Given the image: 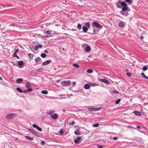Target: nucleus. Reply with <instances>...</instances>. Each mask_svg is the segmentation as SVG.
I'll list each match as a JSON object with an SVG mask.
<instances>
[{"mask_svg":"<svg viewBox=\"0 0 148 148\" xmlns=\"http://www.w3.org/2000/svg\"><path fill=\"white\" fill-rule=\"evenodd\" d=\"M18 49H16L15 51L14 52V53L13 54V56H15L16 55V54L18 52Z\"/></svg>","mask_w":148,"mask_h":148,"instance_id":"nucleus-33","label":"nucleus"},{"mask_svg":"<svg viewBox=\"0 0 148 148\" xmlns=\"http://www.w3.org/2000/svg\"><path fill=\"white\" fill-rule=\"evenodd\" d=\"M62 84H64L66 86H69L71 85V82L70 81H63L62 82Z\"/></svg>","mask_w":148,"mask_h":148,"instance_id":"nucleus-6","label":"nucleus"},{"mask_svg":"<svg viewBox=\"0 0 148 148\" xmlns=\"http://www.w3.org/2000/svg\"><path fill=\"white\" fill-rule=\"evenodd\" d=\"M51 116L55 120L56 119L58 118V115L56 113L51 114Z\"/></svg>","mask_w":148,"mask_h":148,"instance_id":"nucleus-15","label":"nucleus"},{"mask_svg":"<svg viewBox=\"0 0 148 148\" xmlns=\"http://www.w3.org/2000/svg\"><path fill=\"white\" fill-rule=\"evenodd\" d=\"M10 26H15V25H14V24H12L11 25H10Z\"/></svg>","mask_w":148,"mask_h":148,"instance_id":"nucleus-56","label":"nucleus"},{"mask_svg":"<svg viewBox=\"0 0 148 148\" xmlns=\"http://www.w3.org/2000/svg\"><path fill=\"white\" fill-rule=\"evenodd\" d=\"M99 31V30H95V29L93 30V32L92 34H96Z\"/></svg>","mask_w":148,"mask_h":148,"instance_id":"nucleus-36","label":"nucleus"},{"mask_svg":"<svg viewBox=\"0 0 148 148\" xmlns=\"http://www.w3.org/2000/svg\"><path fill=\"white\" fill-rule=\"evenodd\" d=\"M104 83H105L106 84H110V82L108 81V80L105 79L104 81Z\"/></svg>","mask_w":148,"mask_h":148,"instance_id":"nucleus-35","label":"nucleus"},{"mask_svg":"<svg viewBox=\"0 0 148 148\" xmlns=\"http://www.w3.org/2000/svg\"><path fill=\"white\" fill-rule=\"evenodd\" d=\"M60 133L61 134H63L64 133V131L63 129H61L60 131Z\"/></svg>","mask_w":148,"mask_h":148,"instance_id":"nucleus-41","label":"nucleus"},{"mask_svg":"<svg viewBox=\"0 0 148 148\" xmlns=\"http://www.w3.org/2000/svg\"><path fill=\"white\" fill-rule=\"evenodd\" d=\"M127 3L123 1V2L121 3V6L123 7L122 8V10L121 11H129L130 10V9L129 8L127 7Z\"/></svg>","mask_w":148,"mask_h":148,"instance_id":"nucleus-1","label":"nucleus"},{"mask_svg":"<svg viewBox=\"0 0 148 148\" xmlns=\"http://www.w3.org/2000/svg\"><path fill=\"white\" fill-rule=\"evenodd\" d=\"M32 126L33 127L36 128L37 130L40 131H42V130L41 128L39 127L38 125L35 124H34L32 125Z\"/></svg>","mask_w":148,"mask_h":148,"instance_id":"nucleus-9","label":"nucleus"},{"mask_svg":"<svg viewBox=\"0 0 148 148\" xmlns=\"http://www.w3.org/2000/svg\"><path fill=\"white\" fill-rule=\"evenodd\" d=\"M16 90L18 92H19L20 93H22L23 92V90L19 88H18V87L17 88Z\"/></svg>","mask_w":148,"mask_h":148,"instance_id":"nucleus-31","label":"nucleus"},{"mask_svg":"<svg viewBox=\"0 0 148 148\" xmlns=\"http://www.w3.org/2000/svg\"><path fill=\"white\" fill-rule=\"evenodd\" d=\"M35 61L36 63H41L40 62L41 60L40 57H38L35 58Z\"/></svg>","mask_w":148,"mask_h":148,"instance_id":"nucleus-13","label":"nucleus"},{"mask_svg":"<svg viewBox=\"0 0 148 148\" xmlns=\"http://www.w3.org/2000/svg\"><path fill=\"white\" fill-rule=\"evenodd\" d=\"M93 71L92 69H89L87 70L86 72L88 73H92L93 72Z\"/></svg>","mask_w":148,"mask_h":148,"instance_id":"nucleus-32","label":"nucleus"},{"mask_svg":"<svg viewBox=\"0 0 148 148\" xmlns=\"http://www.w3.org/2000/svg\"><path fill=\"white\" fill-rule=\"evenodd\" d=\"M112 92L116 94L118 93L119 92L116 90H113Z\"/></svg>","mask_w":148,"mask_h":148,"instance_id":"nucleus-47","label":"nucleus"},{"mask_svg":"<svg viewBox=\"0 0 148 148\" xmlns=\"http://www.w3.org/2000/svg\"><path fill=\"white\" fill-rule=\"evenodd\" d=\"M121 100L120 99H118L117 100H116V102H115V103L116 104H119V102H120V101H121Z\"/></svg>","mask_w":148,"mask_h":148,"instance_id":"nucleus-42","label":"nucleus"},{"mask_svg":"<svg viewBox=\"0 0 148 148\" xmlns=\"http://www.w3.org/2000/svg\"><path fill=\"white\" fill-rule=\"evenodd\" d=\"M88 109L90 111H97L100 110L101 109V107L95 108L90 107L88 108Z\"/></svg>","mask_w":148,"mask_h":148,"instance_id":"nucleus-4","label":"nucleus"},{"mask_svg":"<svg viewBox=\"0 0 148 148\" xmlns=\"http://www.w3.org/2000/svg\"><path fill=\"white\" fill-rule=\"evenodd\" d=\"M90 83H88L85 84L84 86V88L86 89H88L90 87Z\"/></svg>","mask_w":148,"mask_h":148,"instance_id":"nucleus-14","label":"nucleus"},{"mask_svg":"<svg viewBox=\"0 0 148 148\" xmlns=\"http://www.w3.org/2000/svg\"><path fill=\"white\" fill-rule=\"evenodd\" d=\"M118 139V138L117 137H114L113 138V139L114 140H117Z\"/></svg>","mask_w":148,"mask_h":148,"instance_id":"nucleus-54","label":"nucleus"},{"mask_svg":"<svg viewBox=\"0 0 148 148\" xmlns=\"http://www.w3.org/2000/svg\"><path fill=\"white\" fill-rule=\"evenodd\" d=\"M126 75L127 76L130 77L131 76V74L129 72H127L126 73Z\"/></svg>","mask_w":148,"mask_h":148,"instance_id":"nucleus-46","label":"nucleus"},{"mask_svg":"<svg viewBox=\"0 0 148 148\" xmlns=\"http://www.w3.org/2000/svg\"><path fill=\"white\" fill-rule=\"evenodd\" d=\"M147 67H148V65H147Z\"/></svg>","mask_w":148,"mask_h":148,"instance_id":"nucleus-64","label":"nucleus"},{"mask_svg":"<svg viewBox=\"0 0 148 148\" xmlns=\"http://www.w3.org/2000/svg\"><path fill=\"white\" fill-rule=\"evenodd\" d=\"M73 66L76 68H78L79 67V65L76 63H74L73 64Z\"/></svg>","mask_w":148,"mask_h":148,"instance_id":"nucleus-28","label":"nucleus"},{"mask_svg":"<svg viewBox=\"0 0 148 148\" xmlns=\"http://www.w3.org/2000/svg\"><path fill=\"white\" fill-rule=\"evenodd\" d=\"M68 123L70 125H73L75 124V123L74 121H73L72 122H69Z\"/></svg>","mask_w":148,"mask_h":148,"instance_id":"nucleus-38","label":"nucleus"},{"mask_svg":"<svg viewBox=\"0 0 148 148\" xmlns=\"http://www.w3.org/2000/svg\"><path fill=\"white\" fill-rule=\"evenodd\" d=\"M41 145H44L45 144V142L44 141L42 140L41 142Z\"/></svg>","mask_w":148,"mask_h":148,"instance_id":"nucleus-48","label":"nucleus"},{"mask_svg":"<svg viewBox=\"0 0 148 148\" xmlns=\"http://www.w3.org/2000/svg\"><path fill=\"white\" fill-rule=\"evenodd\" d=\"M97 147L98 148H103V146L102 145L98 146Z\"/></svg>","mask_w":148,"mask_h":148,"instance_id":"nucleus-52","label":"nucleus"},{"mask_svg":"<svg viewBox=\"0 0 148 148\" xmlns=\"http://www.w3.org/2000/svg\"><path fill=\"white\" fill-rule=\"evenodd\" d=\"M125 25V23L123 22H119L118 24V26L120 27H124Z\"/></svg>","mask_w":148,"mask_h":148,"instance_id":"nucleus-12","label":"nucleus"},{"mask_svg":"<svg viewBox=\"0 0 148 148\" xmlns=\"http://www.w3.org/2000/svg\"><path fill=\"white\" fill-rule=\"evenodd\" d=\"M81 137L80 136H77L76 138L74 139V143L76 144L78 143L79 141L81 140Z\"/></svg>","mask_w":148,"mask_h":148,"instance_id":"nucleus-7","label":"nucleus"},{"mask_svg":"<svg viewBox=\"0 0 148 148\" xmlns=\"http://www.w3.org/2000/svg\"><path fill=\"white\" fill-rule=\"evenodd\" d=\"M23 79L21 78H18L16 80V82L17 84H20L22 83L23 82Z\"/></svg>","mask_w":148,"mask_h":148,"instance_id":"nucleus-18","label":"nucleus"},{"mask_svg":"<svg viewBox=\"0 0 148 148\" xmlns=\"http://www.w3.org/2000/svg\"><path fill=\"white\" fill-rule=\"evenodd\" d=\"M13 57H16L18 58H19V57L18 56H17V55H16L15 56H14Z\"/></svg>","mask_w":148,"mask_h":148,"instance_id":"nucleus-58","label":"nucleus"},{"mask_svg":"<svg viewBox=\"0 0 148 148\" xmlns=\"http://www.w3.org/2000/svg\"><path fill=\"white\" fill-rule=\"evenodd\" d=\"M44 52L45 53H48V51L47 50H45L44 51Z\"/></svg>","mask_w":148,"mask_h":148,"instance_id":"nucleus-57","label":"nucleus"},{"mask_svg":"<svg viewBox=\"0 0 148 148\" xmlns=\"http://www.w3.org/2000/svg\"><path fill=\"white\" fill-rule=\"evenodd\" d=\"M42 45L40 44H39L38 45H37L36 46H35L34 49H35V51H36L38 50V49L39 48H42Z\"/></svg>","mask_w":148,"mask_h":148,"instance_id":"nucleus-8","label":"nucleus"},{"mask_svg":"<svg viewBox=\"0 0 148 148\" xmlns=\"http://www.w3.org/2000/svg\"><path fill=\"white\" fill-rule=\"evenodd\" d=\"M51 60H48L43 62L42 63V65H46L48 64L51 62Z\"/></svg>","mask_w":148,"mask_h":148,"instance_id":"nucleus-10","label":"nucleus"},{"mask_svg":"<svg viewBox=\"0 0 148 148\" xmlns=\"http://www.w3.org/2000/svg\"><path fill=\"white\" fill-rule=\"evenodd\" d=\"M77 28L79 30H80L82 28L81 25L79 24H78L77 25Z\"/></svg>","mask_w":148,"mask_h":148,"instance_id":"nucleus-29","label":"nucleus"},{"mask_svg":"<svg viewBox=\"0 0 148 148\" xmlns=\"http://www.w3.org/2000/svg\"><path fill=\"white\" fill-rule=\"evenodd\" d=\"M75 134L77 135H79L80 134L79 132L77 130L75 131Z\"/></svg>","mask_w":148,"mask_h":148,"instance_id":"nucleus-40","label":"nucleus"},{"mask_svg":"<svg viewBox=\"0 0 148 148\" xmlns=\"http://www.w3.org/2000/svg\"><path fill=\"white\" fill-rule=\"evenodd\" d=\"M1 79H2L1 77H0V80H1Z\"/></svg>","mask_w":148,"mask_h":148,"instance_id":"nucleus-62","label":"nucleus"},{"mask_svg":"<svg viewBox=\"0 0 148 148\" xmlns=\"http://www.w3.org/2000/svg\"><path fill=\"white\" fill-rule=\"evenodd\" d=\"M125 1L127 2L130 5L132 3V2L131 0H125Z\"/></svg>","mask_w":148,"mask_h":148,"instance_id":"nucleus-27","label":"nucleus"},{"mask_svg":"<svg viewBox=\"0 0 148 148\" xmlns=\"http://www.w3.org/2000/svg\"><path fill=\"white\" fill-rule=\"evenodd\" d=\"M141 39H143V37H141Z\"/></svg>","mask_w":148,"mask_h":148,"instance_id":"nucleus-60","label":"nucleus"},{"mask_svg":"<svg viewBox=\"0 0 148 148\" xmlns=\"http://www.w3.org/2000/svg\"><path fill=\"white\" fill-rule=\"evenodd\" d=\"M88 28L87 27H85L84 26H83L82 27L83 30V31L84 32H87V31H88Z\"/></svg>","mask_w":148,"mask_h":148,"instance_id":"nucleus-19","label":"nucleus"},{"mask_svg":"<svg viewBox=\"0 0 148 148\" xmlns=\"http://www.w3.org/2000/svg\"><path fill=\"white\" fill-rule=\"evenodd\" d=\"M133 112L136 115L138 116L141 115V114L139 111H133Z\"/></svg>","mask_w":148,"mask_h":148,"instance_id":"nucleus-17","label":"nucleus"},{"mask_svg":"<svg viewBox=\"0 0 148 148\" xmlns=\"http://www.w3.org/2000/svg\"><path fill=\"white\" fill-rule=\"evenodd\" d=\"M128 11H120V13L124 15L125 16H127L129 14L128 12Z\"/></svg>","mask_w":148,"mask_h":148,"instance_id":"nucleus-11","label":"nucleus"},{"mask_svg":"<svg viewBox=\"0 0 148 148\" xmlns=\"http://www.w3.org/2000/svg\"><path fill=\"white\" fill-rule=\"evenodd\" d=\"M27 91L28 92H32L33 91V89L32 88L30 87L27 89Z\"/></svg>","mask_w":148,"mask_h":148,"instance_id":"nucleus-39","label":"nucleus"},{"mask_svg":"<svg viewBox=\"0 0 148 148\" xmlns=\"http://www.w3.org/2000/svg\"><path fill=\"white\" fill-rule=\"evenodd\" d=\"M123 2V1H122L120 0L118 2L116 3L117 7L119 8H121V7L119 5L120 4H121V3Z\"/></svg>","mask_w":148,"mask_h":148,"instance_id":"nucleus-16","label":"nucleus"},{"mask_svg":"<svg viewBox=\"0 0 148 148\" xmlns=\"http://www.w3.org/2000/svg\"><path fill=\"white\" fill-rule=\"evenodd\" d=\"M90 84H91L92 86H95L97 85V84L96 83Z\"/></svg>","mask_w":148,"mask_h":148,"instance_id":"nucleus-49","label":"nucleus"},{"mask_svg":"<svg viewBox=\"0 0 148 148\" xmlns=\"http://www.w3.org/2000/svg\"><path fill=\"white\" fill-rule=\"evenodd\" d=\"M25 86L27 88H28L31 87L30 84L29 82H27L25 84Z\"/></svg>","mask_w":148,"mask_h":148,"instance_id":"nucleus-20","label":"nucleus"},{"mask_svg":"<svg viewBox=\"0 0 148 148\" xmlns=\"http://www.w3.org/2000/svg\"><path fill=\"white\" fill-rule=\"evenodd\" d=\"M24 64L22 60H21L18 62V64L19 66H22Z\"/></svg>","mask_w":148,"mask_h":148,"instance_id":"nucleus-22","label":"nucleus"},{"mask_svg":"<svg viewBox=\"0 0 148 148\" xmlns=\"http://www.w3.org/2000/svg\"><path fill=\"white\" fill-rule=\"evenodd\" d=\"M91 50V48L89 46H87L85 50L86 52H88Z\"/></svg>","mask_w":148,"mask_h":148,"instance_id":"nucleus-23","label":"nucleus"},{"mask_svg":"<svg viewBox=\"0 0 148 148\" xmlns=\"http://www.w3.org/2000/svg\"><path fill=\"white\" fill-rule=\"evenodd\" d=\"M136 128L138 129H141V127L140 126H137L136 127Z\"/></svg>","mask_w":148,"mask_h":148,"instance_id":"nucleus-55","label":"nucleus"},{"mask_svg":"<svg viewBox=\"0 0 148 148\" xmlns=\"http://www.w3.org/2000/svg\"><path fill=\"white\" fill-rule=\"evenodd\" d=\"M92 25L93 28H94V27L97 28H99L100 29H101L102 28V26L96 21H93L92 23Z\"/></svg>","mask_w":148,"mask_h":148,"instance_id":"nucleus-2","label":"nucleus"},{"mask_svg":"<svg viewBox=\"0 0 148 148\" xmlns=\"http://www.w3.org/2000/svg\"><path fill=\"white\" fill-rule=\"evenodd\" d=\"M147 68L148 67L147 66H144L143 67V71H146L147 70Z\"/></svg>","mask_w":148,"mask_h":148,"instance_id":"nucleus-34","label":"nucleus"},{"mask_svg":"<svg viewBox=\"0 0 148 148\" xmlns=\"http://www.w3.org/2000/svg\"><path fill=\"white\" fill-rule=\"evenodd\" d=\"M25 137L27 139L29 140H34V138L33 137H31L29 136H25Z\"/></svg>","mask_w":148,"mask_h":148,"instance_id":"nucleus-21","label":"nucleus"},{"mask_svg":"<svg viewBox=\"0 0 148 148\" xmlns=\"http://www.w3.org/2000/svg\"><path fill=\"white\" fill-rule=\"evenodd\" d=\"M29 130L32 134L34 135L35 136L38 137H39L38 134L35 132L33 129H29Z\"/></svg>","mask_w":148,"mask_h":148,"instance_id":"nucleus-5","label":"nucleus"},{"mask_svg":"<svg viewBox=\"0 0 148 148\" xmlns=\"http://www.w3.org/2000/svg\"><path fill=\"white\" fill-rule=\"evenodd\" d=\"M141 75L143 77L145 78H146L147 76L145 75V74L143 73H141Z\"/></svg>","mask_w":148,"mask_h":148,"instance_id":"nucleus-43","label":"nucleus"},{"mask_svg":"<svg viewBox=\"0 0 148 148\" xmlns=\"http://www.w3.org/2000/svg\"><path fill=\"white\" fill-rule=\"evenodd\" d=\"M46 56V55L44 53H42L41 54V56L43 58H45Z\"/></svg>","mask_w":148,"mask_h":148,"instance_id":"nucleus-37","label":"nucleus"},{"mask_svg":"<svg viewBox=\"0 0 148 148\" xmlns=\"http://www.w3.org/2000/svg\"><path fill=\"white\" fill-rule=\"evenodd\" d=\"M85 26L89 28L90 27V24L89 23H86L84 24Z\"/></svg>","mask_w":148,"mask_h":148,"instance_id":"nucleus-25","label":"nucleus"},{"mask_svg":"<svg viewBox=\"0 0 148 148\" xmlns=\"http://www.w3.org/2000/svg\"><path fill=\"white\" fill-rule=\"evenodd\" d=\"M146 79H148V77H147V76L146 77Z\"/></svg>","mask_w":148,"mask_h":148,"instance_id":"nucleus-59","label":"nucleus"},{"mask_svg":"<svg viewBox=\"0 0 148 148\" xmlns=\"http://www.w3.org/2000/svg\"><path fill=\"white\" fill-rule=\"evenodd\" d=\"M104 80H105V79H99V80L101 82H104Z\"/></svg>","mask_w":148,"mask_h":148,"instance_id":"nucleus-51","label":"nucleus"},{"mask_svg":"<svg viewBox=\"0 0 148 148\" xmlns=\"http://www.w3.org/2000/svg\"><path fill=\"white\" fill-rule=\"evenodd\" d=\"M29 48L30 49H31L32 50V49L31 47H30Z\"/></svg>","mask_w":148,"mask_h":148,"instance_id":"nucleus-63","label":"nucleus"},{"mask_svg":"<svg viewBox=\"0 0 148 148\" xmlns=\"http://www.w3.org/2000/svg\"><path fill=\"white\" fill-rule=\"evenodd\" d=\"M52 31L47 30L46 32V33L47 34H49L52 32Z\"/></svg>","mask_w":148,"mask_h":148,"instance_id":"nucleus-45","label":"nucleus"},{"mask_svg":"<svg viewBox=\"0 0 148 148\" xmlns=\"http://www.w3.org/2000/svg\"><path fill=\"white\" fill-rule=\"evenodd\" d=\"M99 125V124L98 123H96L93 125V127H97Z\"/></svg>","mask_w":148,"mask_h":148,"instance_id":"nucleus-44","label":"nucleus"},{"mask_svg":"<svg viewBox=\"0 0 148 148\" xmlns=\"http://www.w3.org/2000/svg\"><path fill=\"white\" fill-rule=\"evenodd\" d=\"M55 112L54 110H51L47 112V113L49 114H51Z\"/></svg>","mask_w":148,"mask_h":148,"instance_id":"nucleus-26","label":"nucleus"},{"mask_svg":"<svg viewBox=\"0 0 148 148\" xmlns=\"http://www.w3.org/2000/svg\"><path fill=\"white\" fill-rule=\"evenodd\" d=\"M41 93L47 95L48 93V91L46 90H43L42 91Z\"/></svg>","mask_w":148,"mask_h":148,"instance_id":"nucleus-30","label":"nucleus"},{"mask_svg":"<svg viewBox=\"0 0 148 148\" xmlns=\"http://www.w3.org/2000/svg\"><path fill=\"white\" fill-rule=\"evenodd\" d=\"M27 92H28V91H27V89L26 90H24L23 91V92L24 93H26Z\"/></svg>","mask_w":148,"mask_h":148,"instance_id":"nucleus-53","label":"nucleus"},{"mask_svg":"<svg viewBox=\"0 0 148 148\" xmlns=\"http://www.w3.org/2000/svg\"><path fill=\"white\" fill-rule=\"evenodd\" d=\"M28 55L29 58H31V59H32L34 55L30 53H28Z\"/></svg>","mask_w":148,"mask_h":148,"instance_id":"nucleus-24","label":"nucleus"},{"mask_svg":"<svg viewBox=\"0 0 148 148\" xmlns=\"http://www.w3.org/2000/svg\"><path fill=\"white\" fill-rule=\"evenodd\" d=\"M16 116V114L14 113H10L6 115V117L7 119H11Z\"/></svg>","mask_w":148,"mask_h":148,"instance_id":"nucleus-3","label":"nucleus"},{"mask_svg":"<svg viewBox=\"0 0 148 148\" xmlns=\"http://www.w3.org/2000/svg\"><path fill=\"white\" fill-rule=\"evenodd\" d=\"M73 84H75L76 83V82H73Z\"/></svg>","mask_w":148,"mask_h":148,"instance_id":"nucleus-61","label":"nucleus"},{"mask_svg":"<svg viewBox=\"0 0 148 148\" xmlns=\"http://www.w3.org/2000/svg\"><path fill=\"white\" fill-rule=\"evenodd\" d=\"M42 38H45V37H48L49 36L48 35L42 36Z\"/></svg>","mask_w":148,"mask_h":148,"instance_id":"nucleus-50","label":"nucleus"}]
</instances>
